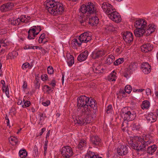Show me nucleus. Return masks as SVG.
<instances>
[{"mask_svg":"<svg viewBox=\"0 0 158 158\" xmlns=\"http://www.w3.org/2000/svg\"><path fill=\"white\" fill-rule=\"evenodd\" d=\"M77 106V111L79 112L78 117L74 121L75 123L80 125H85L91 122V118L89 114L91 109L93 108L95 111L97 110V105L95 100L91 98L82 95L78 97Z\"/></svg>","mask_w":158,"mask_h":158,"instance_id":"nucleus-1","label":"nucleus"},{"mask_svg":"<svg viewBox=\"0 0 158 158\" xmlns=\"http://www.w3.org/2000/svg\"><path fill=\"white\" fill-rule=\"evenodd\" d=\"M48 11L54 15H61L64 11L63 4L54 0H47L44 4Z\"/></svg>","mask_w":158,"mask_h":158,"instance_id":"nucleus-2","label":"nucleus"},{"mask_svg":"<svg viewBox=\"0 0 158 158\" xmlns=\"http://www.w3.org/2000/svg\"><path fill=\"white\" fill-rule=\"evenodd\" d=\"M80 16H83V14H86V16L95 14L97 13V9L94 4L91 2H88L87 4L82 5L79 9Z\"/></svg>","mask_w":158,"mask_h":158,"instance_id":"nucleus-3","label":"nucleus"},{"mask_svg":"<svg viewBox=\"0 0 158 158\" xmlns=\"http://www.w3.org/2000/svg\"><path fill=\"white\" fill-rule=\"evenodd\" d=\"M121 114L123 117L124 120L128 121L133 120L136 116L135 113L132 110H129L127 107L123 108L121 110Z\"/></svg>","mask_w":158,"mask_h":158,"instance_id":"nucleus-4","label":"nucleus"},{"mask_svg":"<svg viewBox=\"0 0 158 158\" xmlns=\"http://www.w3.org/2000/svg\"><path fill=\"white\" fill-rule=\"evenodd\" d=\"M29 20V19H28L25 15H22L17 19L15 18H10L9 20V22L11 25L16 26L22 24L23 23H27Z\"/></svg>","mask_w":158,"mask_h":158,"instance_id":"nucleus-5","label":"nucleus"},{"mask_svg":"<svg viewBox=\"0 0 158 158\" xmlns=\"http://www.w3.org/2000/svg\"><path fill=\"white\" fill-rule=\"evenodd\" d=\"M152 137L149 134L144 135L143 138H138V141L143 145V148L145 149L146 146H148L152 142Z\"/></svg>","mask_w":158,"mask_h":158,"instance_id":"nucleus-6","label":"nucleus"},{"mask_svg":"<svg viewBox=\"0 0 158 158\" xmlns=\"http://www.w3.org/2000/svg\"><path fill=\"white\" fill-rule=\"evenodd\" d=\"M61 154L64 158H70L73 154L72 148L69 146L64 147L61 150Z\"/></svg>","mask_w":158,"mask_h":158,"instance_id":"nucleus-7","label":"nucleus"},{"mask_svg":"<svg viewBox=\"0 0 158 158\" xmlns=\"http://www.w3.org/2000/svg\"><path fill=\"white\" fill-rule=\"evenodd\" d=\"M129 148V146L127 144H121L117 149V153L120 156L126 155L128 153Z\"/></svg>","mask_w":158,"mask_h":158,"instance_id":"nucleus-8","label":"nucleus"},{"mask_svg":"<svg viewBox=\"0 0 158 158\" xmlns=\"http://www.w3.org/2000/svg\"><path fill=\"white\" fill-rule=\"evenodd\" d=\"M110 13L108 16L112 20L116 23H119L121 21V16L119 13L116 11L115 9Z\"/></svg>","mask_w":158,"mask_h":158,"instance_id":"nucleus-9","label":"nucleus"},{"mask_svg":"<svg viewBox=\"0 0 158 158\" xmlns=\"http://www.w3.org/2000/svg\"><path fill=\"white\" fill-rule=\"evenodd\" d=\"M101 6L103 11L108 15L115 9L111 4L106 2L103 3Z\"/></svg>","mask_w":158,"mask_h":158,"instance_id":"nucleus-10","label":"nucleus"},{"mask_svg":"<svg viewBox=\"0 0 158 158\" xmlns=\"http://www.w3.org/2000/svg\"><path fill=\"white\" fill-rule=\"evenodd\" d=\"M123 39L127 43L130 44L133 40V36L132 33L129 31L125 32L123 35Z\"/></svg>","mask_w":158,"mask_h":158,"instance_id":"nucleus-11","label":"nucleus"},{"mask_svg":"<svg viewBox=\"0 0 158 158\" xmlns=\"http://www.w3.org/2000/svg\"><path fill=\"white\" fill-rule=\"evenodd\" d=\"M78 40L82 43H87L91 40V37L87 32L81 34L78 37Z\"/></svg>","mask_w":158,"mask_h":158,"instance_id":"nucleus-12","label":"nucleus"},{"mask_svg":"<svg viewBox=\"0 0 158 158\" xmlns=\"http://www.w3.org/2000/svg\"><path fill=\"white\" fill-rule=\"evenodd\" d=\"M140 142L136 141H132L130 143V146L132 148L137 151H143L145 150L144 148H143V145L142 143L140 144Z\"/></svg>","mask_w":158,"mask_h":158,"instance_id":"nucleus-13","label":"nucleus"},{"mask_svg":"<svg viewBox=\"0 0 158 158\" xmlns=\"http://www.w3.org/2000/svg\"><path fill=\"white\" fill-rule=\"evenodd\" d=\"M105 51L103 50H99L93 52L91 54V57L94 59H98L104 56Z\"/></svg>","mask_w":158,"mask_h":158,"instance_id":"nucleus-14","label":"nucleus"},{"mask_svg":"<svg viewBox=\"0 0 158 158\" xmlns=\"http://www.w3.org/2000/svg\"><path fill=\"white\" fill-rule=\"evenodd\" d=\"M14 6L12 2H8L0 6V10L2 12H5L12 9Z\"/></svg>","mask_w":158,"mask_h":158,"instance_id":"nucleus-15","label":"nucleus"},{"mask_svg":"<svg viewBox=\"0 0 158 158\" xmlns=\"http://www.w3.org/2000/svg\"><path fill=\"white\" fill-rule=\"evenodd\" d=\"M147 22L144 20L139 19L134 23V26L136 28H146Z\"/></svg>","mask_w":158,"mask_h":158,"instance_id":"nucleus-16","label":"nucleus"},{"mask_svg":"<svg viewBox=\"0 0 158 158\" xmlns=\"http://www.w3.org/2000/svg\"><path fill=\"white\" fill-rule=\"evenodd\" d=\"M156 26L154 24H149L148 27L146 26L145 28V35L146 36L149 35L151 34L154 32L156 29Z\"/></svg>","mask_w":158,"mask_h":158,"instance_id":"nucleus-17","label":"nucleus"},{"mask_svg":"<svg viewBox=\"0 0 158 158\" xmlns=\"http://www.w3.org/2000/svg\"><path fill=\"white\" fill-rule=\"evenodd\" d=\"M141 68L145 74L149 73L151 70L150 65L147 62H144L141 65Z\"/></svg>","mask_w":158,"mask_h":158,"instance_id":"nucleus-18","label":"nucleus"},{"mask_svg":"<svg viewBox=\"0 0 158 158\" xmlns=\"http://www.w3.org/2000/svg\"><path fill=\"white\" fill-rule=\"evenodd\" d=\"M153 45L150 43H147L143 45L141 47L142 51L145 53L151 51L153 49Z\"/></svg>","mask_w":158,"mask_h":158,"instance_id":"nucleus-19","label":"nucleus"},{"mask_svg":"<svg viewBox=\"0 0 158 158\" xmlns=\"http://www.w3.org/2000/svg\"><path fill=\"white\" fill-rule=\"evenodd\" d=\"M116 25L111 23H108L105 25L104 28L105 31L106 32L113 31L116 28Z\"/></svg>","mask_w":158,"mask_h":158,"instance_id":"nucleus-20","label":"nucleus"},{"mask_svg":"<svg viewBox=\"0 0 158 158\" xmlns=\"http://www.w3.org/2000/svg\"><path fill=\"white\" fill-rule=\"evenodd\" d=\"M138 64L136 63H131L126 69L128 73L132 74L137 68Z\"/></svg>","mask_w":158,"mask_h":158,"instance_id":"nucleus-21","label":"nucleus"},{"mask_svg":"<svg viewBox=\"0 0 158 158\" xmlns=\"http://www.w3.org/2000/svg\"><path fill=\"white\" fill-rule=\"evenodd\" d=\"M90 140L92 144L95 146L100 145L101 143V139L98 136H92L90 138Z\"/></svg>","mask_w":158,"mask_h":158,"instance_id":"nucleus-22","label":"nucleus"},{"mask_svg":"<svg viewBox=\"0 0 158 158\" xmlns=\"http://www.w3.org/2000/svg\"><path fill=\"white\" fill-rule=\"evenodd\" d=\"M89 19V24L92 26H96L99 22V19L96 16L92 17L89 16L88 17Z\"/></svg>","mask_w":158,"mask_h":158,"instance_id":"nucleus-23","label":"nucleus"},{"mask_svg":"<svg viewBox=\"0 0 158 158\" xmlns=\"http://www.w3.org/2000/svg\"><path fill=\"white\" fill-rule=\"evenodd\" d=\"M89 52L86 50L80 54L77 57V60L80 62H82L86 59L88 55Z\"/></svg>","mask_w":158,"mask_h":158,"instance_id":"nucleus-24","label":"nucleus"},{"mask_svg":"<svg viewBox=\"0 0 158 158\" xmlns=\"http://www.w3.org/2000/svg\"><path fill=\"white\" fill-rule=\"evenodd\" d=\"M36 26H33L31 27L28 31L27 38L29 40L34 39V37H33V33L36 31Z\"/></svg>","mask_w":158,"mask_h":158,"instance_id":"nucleus-25","label":"nucleus"},{"mask_svg":"<svg viewBox=\"0 0 158 158\" xmlns=\"http://www.w3.org/2000/svg\"><path fill=\"white\" fill-rule=\"evenodd\" d=\"M146 119L149 122L152 123L155 122L157 119V117L156 115L153 113L148 114L146 117Z\"/></svg>","mask_w":158,"mask_h":158,"instance_id":"nucleus-26","label":"nucleus"},{"mask_svg":"<svg viewBox=\"0 0 158 158\" xmlns=\"http://www.w3.org/2000/svg\"><path fill=\"white\" fill-rule=\"evenodd\" d=\"M134 33L137 37H141L144 34H145V28H137L135 30Z\"/></svg>","mask_w":158,"mask_h":158,"instance_id":"nucleus-27","label":"nucleus"},{"mask_svg":"<svg viewBox=\"0 0 158 158\" xmlns=\"http://www.w3.org/2000/svg\"><path fill=\"white\" fill-rule=\"evenodd\" d=\"M84 158H102V157H99L98 155H95L94 152L88 151Z\"/></svg>","mask_w":158,"mask_h":158,"instance_id":"nucleus-28","label":"nucleus"},{"mask_svg":"<svg viewBox=\"0 0 158 158\" xmlns=\"http://www.w3.org/2000/svg\"><path fill=\"white\" fill-rule=\"evenodd\" d=\"M157 146L155 144L150 146L147 148V152L148 153L152 155L157 149Z\"/></svg>","mask_w":158,"mask_h":158,"instance_id":"nucleus-29","label":"nucleus"},{"mask_svg":"<svg viewBox=\"0 0 158 158\" xmlns=\"http://www.w3.org/2000/svg\"><path fill=\"white\" fill-rule=\"evenodd\" d=\"M40 77L39 74L35 75V80L34 81V83L35 88L39 89L40 87Z\"/></svg>","mask_w":158,"mask_h":158,"instance_id":"nucleus-30","label":"nucleus"},{"mask_svg":"<svg viewBox=\"0 0 158 158\" xmlns=\"http://www.w3.org/2000/svg\"><path fill=\"white\" fill-rule=\"evenodd\" d=\"M68 55L67 56L68 59L67 62L69 66H72L74 63V58L73 56L70 54L69 55V56Z\"/></svg>","mask_w":158,"mask_h":158,"instance_id":"nucleus-31","label":"nucleus"},{"mask_svg":"<svg viewBox=\"0 0 158 158\" xmlns=\"http://www.w3.org/2000/svg\"><path fill=\"white\" fill-rule=\"evenodd\" d=\"M106 60L105 61V63L107 65L111 64L114 60V57L112 55H110L107 56Z\"/></svg>","mask_w":158,"mask_h":158,"instance_id":"nucleus-32","label":"nucleus"},{"mask_svg":"<svg viewBox=\"0 0 158 158\" xmlns=\"http://www.w3.org/2000/svg\"><path fill=\"white\" fill-rule=\"evenodd\" d=\"M116 73L113 71L108 76V80L110 81H115L116 79Z\"/></svg>","mask_w":158,"mask_h":158,"instance_id":"nucleus-33","label":"nucleus"},{"mask_svg":"<svg viewBox=\"0 0 158 158\" xmlns=\"http://www.w3.org/2000/svg\"><path fill=\"white\" fill-rule=\"evenodd\" d=\"M93 69L94 72L96 73H100L102 72L101 70H103V68H101V66L100 65H98L96 67L94 66Z\"/></svg>","mask_w":158,"mask_h":158,"instance_id":"nucleus-34","label":"nucleus"},{"mask_svg":"<svg viewBox=\"0 0 158 158\" xmlns=\"http://www.w3.org/2000/svg\"><path fill=\"white\" fill-rule=\"evenodd\" d=\"M133 130H139L141 128L140 124L138 122H134L132 125Z\"/></svg>","mask_w":158,"mask_h":158,"instance_id":"nucleus-35","label":"nucleus"},{"mask_svg":"<svg viewBox=\"0 0 158 158\" xmlns=\"http://www.w3.org/2000/svg\"><path fill=\"white\" fill-rule=\"evenodd\" d=\"M150 102L148 100H145L142 102L141 107L143 109H148L150 106Z\"/></svg>","mask_w":158,"mask_h":158,"instance_id":"nucleus-36","label":"nucleus"},{"mask_svg":"<svg viewBox=\"0 0 158 158\" xmlns=\"http://www.w3.org/2000/svg\"><path fill=\"white\" fill-rule=\"evenodd\" d=\"M86 145V141L83 139H81L80 140L77 147L79 149L81 150L83 149V148L85 147Z\"/></svg>","mask_w":158,"mask_h":158,"instance_id":"nucleus-37","label":"nucleus"},{"mask_svg":"<svg viewBox=\"0 0 158 158\" xmlns=\"http://www.w3.org/2000/svg\"><path fill=\"white\" fill-rule=\"evenodd\" d=\"M9 140L10 142H10V143H12L13 145L17 144L18 142V139L13 136L10 137L9 138Z\"/></svg>","mask_w":158,"mask_h":158,"instance_id":"nucleus-38","label":"nucleus"},{"mask_svg":"<svg viewBox=\"0 0 158 158\" xmlns=\"http://www.w3.org/2000/svg\"><path fill=\"white\" fill-rule=\"evenodd\" d=\"M27 154V152L25 149L20 150L19 152V155L21 158H25Z\"/></svg>","mask_w":158,"mask_h":158,"instance_id":"nucleus-39","label":"nucleus"},{"mask_svg":"<svg viewBox=\"0 0 158 158\" xmlns=\"http://www.w3.org/2000/svg\"><path fill=\"white\" fill-rule=\"evenodd\" d=\"M72 44L73 46L74 47L78 46L80 47L81 45V43L79 41H78V40L76 39H74L73 40Z\"/></svg>","mask_w":158,"mask_h":158,"instance_id":"nucleus-40","label":"nucleus"},{"mask_svg":"<svg viewBox=\"0 0 158 158\" xmlns=\"http://www.w3.org/2000/svg\"><path fill=\"white\" fill-rule=\"evenodd\" d=\"M80 14H79V15L80 16V13H80ZM86 14L85 15V14H84L83 15V16L82 17H81V16L80 17H81V18L82 19L80 21V22L81 24V25H84L85 24H84V23L85 22L86 20H87L88 19V16H86V17L85 18V17L86 16Z\"/></svg>","mask_w":158,"mask_h":158,"instance_id":"nucleus-41","label":"nucleus"},{"mask_svg":"<svg viewBox=\"0 0 158 158\" xmlns=\"http://www.w3.org/2000/svg\"><path fill=\"white\" fill-rule=\"evenodd\" d=\"M124 61V59L123 58H119L114 62V65L116 66L118 65L123 63Z\"/></svg>","mask_w":158,"mask_h":158,"instance_id":"nucleus-42","label":"nucleus"},{"mask_svg":"<svg viewBox=\"0 0 158 158\" xmlns=\"http://www.w3.org/2000/svg\"><path fill=\"white\" fill-rule=\"evenodd\" d=\"M23 102H24V104L22 106L23 108L28 107L31 105V103L30 101L25 100L23 99Z\"/></svg>","mask_w":158,"mask_h":158,"instance_id":"nucleus-43","label":"nucleus"},{"mask_svg":"<svg viewBox=\"0 0 158 158\" xmlns=\"http://www.w3.org/2000/svg\"><path fill=\"white\" fill-rule=\"evenodd\" d=\"M131 87L130 85H127L125 88L124 90L125 92L128 94L130 93L131 91Z\"/></svg>","mask_w":158,"mask_h":158,"instance_id":"nucleus-44","label":"nucleus"},{"mask_svg":"<svg viewBox=\"0 0 158 158\" xmlns=\"http://www.w3.org/2000/svg\"><path fill=\"white\" fill-rule=\"evenodd\" d=\"M41 80L44 81L49 80L48 79V76L46 74H44L41 76Z\"/></svg>","mask_w":158,"mask_h":158,"instance_id":"nucleus-45","label":"nucleus"},{"mask_svg":"<svg viewBox=\"0 0 158 158\" xmlns=\"http://www.w3.org/2000/svg\"><path fill=\"white\" fill-rule=\"evenodd\" d=\"M39 116L40 117L39 120L40 121H44L45 119V118L46 117L45 115L42 113H40L39 114Z\"/></svg>","mask_w":158,"mask_h":158,"instance_id":"nucleus-46","label":"nucleus"},{"mask_svg":"<svg viewBox=\"0 0 158 158\" xmlns=\"http://www.w3.org/2000/svg\"><path fill=\"white\" fill-rule=\"evenodd\" d=\"M106 111L107 114L111 113L112 111V107L111 105H109L106 108Z\"/></svg>","mask_w":158,"mask_h":158,"instance_id":"nucleus-47","label":"nucleus"},{"mask_svg":"<svg viewBox=\"0 0 158 158\" xmlns=\"http://www.w3.org/2000/svg\"><path fill=\"white\" fill-rule=\"evenodd\" d=\"M45 34L44 33L41 34L39 37V42L40 43H42L43 39L45 38Z\"/></svg>","mask_w":158,"mask_h":158,"instance_id":"nucleus-48","label":"nucleus"},{"mask_svg":"<svg viewBox=\"0 0 158 158\" xmlns=\"http://www.w3.org/2000/svg\"><path fill=\"white\" fill-rule=\"evenodd\" d=\"M127 120H124V121L122 123V127L123 130L126 127H127L128 126L127 121Z\"/></svg>","mask_w":158,"mask_h":158,"instance_id":"nucleus-49","label":"nucleus"},{"mask_svg":"<svg viewBox=\"0 0 158 158\" xmlns=\"http://www.w3.org/2000/svg\"><path fill=\"white\" fill-rule=\"evenodd\" d=\"M48 73L50 74H53V68L51 66H49L47 68Z\"/></svg>","mask_w":158,"mask_h":158,"instance_id":"nucleus-50","label":"nucleus"},{"mask_svg":"<svg viewBox=\"0 0 158 158\" xmlns=\"http://www.w3.org/2000/svg\"><path fill=\"white\" fill-rule=\"evenodd\" d=\"M131 74V73H128L127 70L126 69L125 71L123 72V76L124 77L127 79L129 77V75Z\"/></svg>","mask_w":158,"mask_h":158,"instance_id":"nucleus-51","label":"nucleus"},{"mask_svg":"<svg viewBox=\"0 0 158 158\" xmlns=\"http://www.w3.org/2000/svg\"><path fill=\"white\" fill-rule=\"evenodd\" d=\"M125 94V92H124V91L123 90H120L117 93V95L118 96L117 97L118 98V97L120 96H122L123 97V94Z\"/></svg>","mask_w":158,"mask_h":158,"instance_id":"nucleus-52","label":"nucleus"},{"mask_svg":"<svg viewBox=\"0 0 158 158\" xmlns=\"http://www.w3.org/2000/svg\"><path fill=\"white\" fill-rule=\"evenodd\" d=\"M6 40H2L0 41V45H1V47L2 46L4 47H5L7 46V45L6 44Z\"/></svg>","mask_w":158,"mask_h":158,"instance_id":"nucleus-53","label":"nucleus"},{"mask_svg":"<svg viewBox=\"0 0 158 158\" xmlns=\"http://www.w3.org/2000/svg\"><path fill=\"white\" fill-rule=\"evenodd\" d=\"M34 46H31L30 45H26L24 47V49L25 50L29 49H34Z\"/></svg>","mask_w":158,"mask_h":158,"instance_id":"nucleus-54","label":"nucleus"},{"mask_svg":"<svg viewBox=\"0 0 158 158\" xmlns=\"http://www.w3.org/2000/svg\"><path fill=\"white\" fill-rule=\"evenodd\" d=\"M30 65V64L28 62L24 63L22 65V68L23 69H25L28 68Z\"/></svg>","mask_w":158,"mask_h":158,"instance_id":"nucleus-55","label":"nucleus"},{"mask_svg":"<svg viewBox=\"0 0 158 158\" xmlns=\"http://www.w3.org/2000/svg\"><path fill=\"white\" fill-rule=\"evenodd\" d=\"M15 57L11 53H9L6 56L7 59H14Z\"/></svg>","mask_w":158,"mask_h":158,"instance_id":"nucleus-56","label":"nucleus"},{"mask_svg":"<svg viewBox=\"0 0 158 158\" xmlns=\"http://www.w3.org/2000/svg\"><path fill=\"white\" fill-rule=\"evenodd\" d=\"M50 103V101L48 100V101H46V102H43L42 103V104L44 106H47L49 105Z\"/></svg>","mask_w":158,"mask_h":158,"instance_id":"nucleus-57","label":"nucleus"},{"mask_svg":"<svg viewBox=\"0 0 158 158\" xmlns=\"http://www.w3.org/2000/svg\"><path fill=\"white\" fill-rule=\"evenodd\" d=\"M5 118L6 120H7L6 123L7 124V126H9L10 125V121L7 114L6 115Z\"/></svg>","mask_w":158,"mask_h":158,"instance_id":"nucleus-58","label":"nucleus"},{"mask_svg":"<svg viewBox=\"0 0 158 158\" xmlns=\"http://www.w3.org/2000/svg\"><path fill=\"white\" fill-rule=\"evenodd\" d=\"M49 85H51L53 87H54L56 85L55 80L54 79L52 80L51 82L49 84Z\"/></svg>","mask_w":158,"mask_h":158,"instance_id":"nucleus-59","label":"nucleus"},{"mask_svg":"<svg viewBox=\"0 0 158 158\" xmlns=\"http://www.w3.org/2000/svg\"><path fill=\"white\" fill-rule=\"evenodd\" d=\"M146 93L147 95L151 94V90L149 88H148L146 89Z\"/></svg>","mask_w":158,"mask_h":158,"instance_id":"nucleus-60","label":"nucleus"},{"mask_svg":"<svg viewBox=\"0 0 158 158\" xmlns=\"http://www.w3.org/2000/svg\"><path fill=\"white\" fill-rule=\"evenodd\" d=\"M4 92H5L6 94V95L8 97H9V88L8 87H7L6 88V89H5V91Z\"/></svg>","mask_w":158,"mask_h":158,"instance_id":"nucleus-61","label":"nucleus"},{"mask_svg":"<svg viewBox=\"0 0 158 158\" xmlns=\"http://www.w3.org/2000/svg\"><path fill=\"white\" fill-rule=\"evenodd\" d=\"M11 53L15 57H16L18 55V52L16 51H13Z\"/></svg>","mask_w":158,"mask_h":158,"instance_id":"nucleus-62","label":"nucleus"},{"mask_svg":"<svg viewBox=\"0 0 158 158\" xmlns=\"http://www.w3.org/2000/svg\"><path fill=\"white\" fill-rule=\"evenodd\" d=\"M22 87L23 89H26L27 88V84L26 81H24L23 82V85Z\"/></svg>","mask_w":158,"mask_h":158,"instance_id":"nucleus-63","label":"nucleus"},{"mask_svg":"<svg viewBox=\"0 0 158 158\" xmlns=\"http://www.w3.org/2000/svg\"><path fill=\"white\" fill-rule=\"evenodd\" d=\"M44 87H46L48 89L47 90V92H48L50 90H52V91H53V90H52V88L49 87L48 85H44Z\"/></svg>","mask_w":158,"mask_h":158,"instance_id":"nucleus-64","label":"nucleus"}]
</instances>
